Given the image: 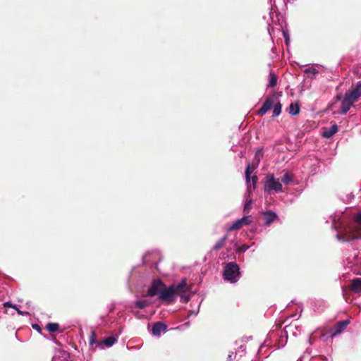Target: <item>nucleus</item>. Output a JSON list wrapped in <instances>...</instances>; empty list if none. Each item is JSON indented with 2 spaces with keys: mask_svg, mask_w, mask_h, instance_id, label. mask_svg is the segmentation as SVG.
I'll return each instance as SVG.
<instances>
[{
  "mask_svg": "<svg viewBox=\"0 0 361 361\" xmlns=\"http://www.w3.org/2000/svg\"><path fill=\"white\" fill-rule=\"evenodd\" d=\"M332 226L337 232L336 238L339 241L351 243L361 239V209L353 214L351 221L345 220L342 214H335Z\"/></svg>",
  "mask_w": 361,
  "mask_h": 361,
  "instance_id": "f257e3e1",
  "label": "nucleus"
},
{
  "mask_svg": "<svg viewBox=\"0 0 361 361\" xmlns=\"http://www.w3.org/2000/svg\"><path fill=\"white\" fill-rule=\"evenodd\" d=\"M195 293L196 291L192 290L190 286L188 285L187 279L183 278L178 284H171L169 286L164 285L158 298L166 304H171L179 296L180 302L187 303Z\"/></svg>",
  "mask_w": 361,
  "mask_h": 361,
  "instance_id": "f03ea898",
  "label": "nucleus"
},
{
  "mask_svg": "<svg viewBox=\"0 0 361 361\" xmlns=\"http://www.w3.org/2000/svg\"><path fill=\"white\" fill-rule=\"evenodd\" d=\"M269 17L271 19V23H268V32L271 37L272 38V35H274V28L273 27V25H279V30L282 31L283 36L284 37L286 44L288 45L290 42V37L288 32L286 30H283V25L286 24V22L283 19H280L279 17L281 18H283L281 16L278 14L276 11H275V8L272 5H271V11L269 13Z\"/></svg>",
  "mask_w": 361,
  "mask_h": 361,
  "instance_id": "7ed1b4c3",
  "label": "nucleus"
},
{
  "mask_svg": "<svg viewBox=\"0 0 361 361\" xmlns=\"http://www.w3.org/2000/svg\"><path fill=\"white\" fill-rule=\"evenodd\" d=\"M241 274L238 264L235 262L226 263L223 270V278L225 281L235 283L240 279Z\"/></svg>",
  "mask_w": 361,
  "mask_h": 361,
  "instance_id": "20e7f679",
  "label": "nucleus"
},
{
  "mask_svg": "<svg viewBox=\"0 0 361 361\" xmlns=\"http://www.w3.org/2000/svg\"><path fill=\"white\" fill-rule=\"evenodd\" d=\"M264 190L269 194L284 192L280 179L276 178L273 173H269L266 176L264 182Z\"/></svg>",
  "mask_w": 361,
  "mask_h": 361,
  "instance_id": "39448f33",
  "label": "nucleus"
},
{
  "mask_svg": "<svg viewBox=\"0 0 361 361\" xmlns=\"http://www.w3.org/2000/svg\"><path fill=\"white\" fill-rule=\"evenodd\" d=\"M347 264L346 266L349 268L354 274L361 275V258H360L356 252L353 254V257L346 258Z\"/></svg>",
  "mask_w": 361,
  "mask_h": 361,
  "instance_id": "423d86ee",
  "label": "nucleus"
},
{
  "mask_svg": "<svg viewBox=\"0 0 361 361\" xmlns=\"http://www.w3.org/2000/svg\"><path fill=\"white\" fill-rule=\"evenodd\" d=\"M164 285L165 283L160 279H154L148 289L147 296L153 297L157 295L159 297Z\"/></svg>",
  "mask_w": 361,
  "mask_h": 361,
  "instance_id": "0eeeda50",
  "label": "nucleus"
},
{
  "mask_svg": "<svg viewBox=\"0 0 361 361\" xmlns=\"http://www.w3.org/2000/svg\"><path fill=\"white\" fill-rule=\"evenodd\" d=\"M252 222V217L250 215L244 216L242 218L237 219L231 225H230L228 228V231H233L238 230L240 228L243 226L249 225Z\"/></svg>",
  "mask_w": 361,
  "mask_h": 361,
  "instance_id": "6e6552de",
  "label": "nucleus"
},
{
  "mask_svg": "<svg viewBox=\"0 0 361 361\" xmlns=\"http://www.w3.org/2000/svg\"><path fill=\"white\" fill-rule=\"evenodd\" d=\"M350 324L348 319L341 320L337 322L334 327L329 330V333L331 337H334L338 334L342 333Z\"/></svg>",
  "mask_w": 361,
  "mask_h": 361,
  "instance_id": "1a4fd4ad",
  "label": "nucleus"
},
{
  "mask_svg": "<svg viewBox=\"0 0 361 361\" xmlns=\"http://www.w3.org/2000/svg\"><path fill=\"white\" fill-rule=\"evenodd\" d=\"M355 100L352 99L346 93L341 101V106L339 111L340 114H345L353 106Z\"/></svg>",
  "mask_w": 361,
  "mask_h": 361,
  "instance_id": "9d476101",
  "label": "nucleus"
},
{
  "mask_svg": "<svg viewBox=\"0 0 361 361\" xmlns=\"http://www.w3.org/2000/svg\"><path fill=\"white\" fill-rule=\"evenodd\" d=\"M166 329V324L161 322H157L153 324L151 331L153 336H159L161 334L165 332Z\"/></svg>",
  "mask_w": 361,
  "mask_h": 361,
  "instance_id": "9b49d317",
  "label": "nucleus"
},
{
  "mask_svg": "<svg viewBox=\"0 0 361 361\" xmlns=\"http://www.w3.org/2000/svg\"><path fill=\"white\" fill-rule=\"evenodd\" d=\"M346 94L352 99L357 101L361 97V81H358L355 86Z\"/></svg>",
  "mask_w": 361,
  "mask_h": 361,
  "instance_id": "f8f14e48",
  "label": "nucleus"
},
{
  "mask_svg": "<svg viewBox=\"0 0 361 361\" xmlns=\"http://www.w3.org/2000/svg\"><path fill=\"white\" fill-rule=\"evenodd\" d=\"M281 173L283 176L280 180L282 185L283 184L285 185H289L293 182L295 179V175L293 173L287 170H283Z\"/></svg>",
  "mask_w": 361,
  "mask_h": 361,
  "instance_id": "ddd939ff",
  "label": "nucleus"
},
{
  "mask_svg": "<svg viewBox=\"0 0 361 361\" xmlns=\"http://www.w3.org/2000/svg\"><path fill=\"white\" fill-rule=\"evenodd\" d=\"M263 216L264 220V225L266 226L270 225L278 218L276 213L273 211H266L263 212Z\"/></svg>",
  "mask_w": 361,
  "mask_h": 361,
  "instance_id": "4468645a",
  "label": "nucleus"
},
{
  "mask_svg": "<svg viewBox=\"0 0 361 361\" xmlns=\"http://www.w3.org/2000/svg\"><path fill=\"white\" fill-rule=\"evenodd\" d=\"M350 289L356 293H361V278H355L351 281Z\"/></svg>",
  "mask_w": 361,
  "mask_h": 361,
  "instance_id": "2eb2a0df",
  "label": "nucleus"
},
{
  "mask_svg": "<svg viewBox=\"0 0 361 361\" xmlns=\"http://www.w3.org/2000/svg\"><path fill=\"white\" fill-rule=\"evenodd\" d=\"M338 129L337 124L334 123L328 130L324 131L322 135L326 138L331 137L338 131Z\"/></svg>",
  "mask_w": 361,
  "mask_h": 361,
  "instance_id": "dca6fc26",
  "label": "nucleus"
},
{
  "mask_svg": "<svg viewBox=\"0 0 361 361\" xmlns=\"http://www.w3.org/2000/svg\"><path fill=\"white\" fill-rule=\"evenodd\" d=\"M52 361H69V354L66 351H61L53 357Z\"/></svg>",
  "mask_w": 361,
  "mask_h": 361,
  "instance_id": "f3484780",
  "label": "nucleus"
},
{
  "mask_svg": "<svg viewBox=\"0 0 361 361\" xmlns=\"http://www.w3.org/2000/svg\"><path fill=\"white\" fill-rule=\"evenodd\" d=\"M300 105L298 103H291L288 107V113L290 115L296 116L300 113Z\"/></svg>",
  "mask_w": 361,
  "mask_h": 361,
  "instance_id": "a211bd4d",
  "label": "nucleus"
},
{
  "mask_svg": "<svg viewBox=\"0 0 361 361\" xmlns=\"http://www.w3.org/2000/svg\"><path fill=\"white\" fill-rule=\"evenodd\" d=\"M116 342L117 339L114 336L106 337L103 340V343L108 348L111 347Z\"/></svg>",
  "mask_w": 361,
  "mask_h": 361,
  "instance_id": "6ab92c4d",
  "label": "nucleus"
},
{
  "mask_svg": "<svg viewBox=\"0 0 361 361\" xmlns=\"http://www.w3.org/2000/svg\"><path fill=\"white\" fill-rule=\"evenodd\" d=\"M228 238L227 235H224L219 240H218L215 245L213 246V249L214 250H220L224 245L226 242V240Z\"/></svg>",
  "mask_w": 361,
  "mask_h": 361,
  "instance_id": "aec40b11",
  "label": "nucleus"
},
{
  "mask_svg": "<svg viewBox=\"0 0 361 361\" xmlns=\"http://www.w3.org/2000/svg\"><path fill=\"white\" fill-rule=\"evenodd\" d=\"M277 76L272 72L269 73V82L267 84V87H274L276 85L277 83Z\"/></svg>",
  "mask_w": 361,
  "mask_h": 361,
  "instance_id": "412c9836",
  "label": "nucleus"
},
{
  "mask_svg": "<svg viewBox=\"0 0 361 361\" xmlns=\"http://www.w3.org/2000/svg\"><path fill=\"white\" fill-rule=\"evenodd\" d=\"M304 73L307 75V77L313 78L316 74L319 73L318 70L313 66L306 68L304 70Z\"/></svg>",
  "mask_w": 361,
  "mask_h": 361,
  "instance_id": "4be33fe9",
  "label": "nucleus"
},
{
  "mask_svg": "<svg viewBox=\"0 0 361 361\" xmlns=\"http://www.w3.org/2000/svg\"><path fill=\"white\" fill-rule=\"evenodd\" d=\"M148 304L149 302L146 300H138L134 302V307L137 309L142 310L146 307L148 305Z\"/></svg>",
  "mask_w": 361,
  "mask_h": 361,
  "instance_id": "5701e85b",
  "label": "nucleus"
},
{
  "mask_svg": "<svg viewBox=\"0 0 361 361\" xmlns=\"http://www.w3.org/2000/svg\"><path fill=\"white\" fill-rule=\"evenodd\" d=\"M59 325L58 323H48L46 326L47 330L50 333H54L58 331Z\"/></svg>",
  "mask_w": 361,
  "mask_h": 361,
  "instance_id": "b1692460",
  "label": "nucleus"
},
{
  "mask_svg": "<svg viewBox=\"0 0 361 361\" xmlns=\"http://www.w3.org/2000/svg\"><path fill=\"white\" fill-rule=\"evenodd\" d=\"M281 109H282V105L281 104V103L279 102H277L276 104H275L274 106V108H273V115L272 116L274 117L279 116L280 114L281 113Z\"/></svg>",
  "mask_w": 361,
  "mask_h": 361,
  "instance_id": "393cba45",
  "label": "nucleus"
},
{
  "mask_svg": "<svg viewBox=\"0 0 361 361\" xmlns=\"http://www.w3.org/2000/svg\"><path fill=\"white\" fill-rule=\"evenodd\" d=\"M89 344L92 346L94 344L97 345H99L100 344L97 341V336L94 331H91L90 338H89Z\"/></svg>",
  "mask_w": 361,
  "mask_h": 361,
  "instance_id": "a878e982",
  "label": "nucleus"
},
{
  "mask_svg": "<svg viewBox=\"0 0 361 361\" xmlns=\"http://www.w3.org/2000/svg\"><path fill=\"white\" fill-rule=\"evenodd\" d=\"M250 248V246L246 244H243L240 245H238L235 247L236 253H243L246 252Z\"/></svg>",
  "mask_w": 361,
  "mask_h": 361,
  "instance_id": "bb28decb",
  "label": "nucleus"
},
{
  "mask_svg": "<svg viewBox=\"0 0 361 361\" xmlns=\"http://www.w3.org/2000/svg\"><path fill=\"white\" fill-rule=\"evenodd\" d=\"M273 105V101L271 98H267L262 104V107L269 111Z\"/></svg>",
  "mask_w": 361,
  "mask_h": 361,
  "instance_id": "cd10ccee",
  "label": "nucleus"
},
{
  "mask_svg": "<svg viewBox=\"0 0 361 361\" xmlns=\"http://www.w3.org/2000/svg\"><path fill=\"white\" fill-rule=\"evenodd\" d=\"M252 172V171L250 169V166L247 165V166L246 167L245 171V180L247 184L250 181V174Z\"/></svg>",
  "mask_w": 361,
  "mask_h": 361,
  "instance_id": "c85d7f7f",
  "label": "nucleus"
},
{
  "mask_svg": "<svg viewBox=\"0 0 361 361\" xmlns=\"http://www.w3.org/2000/svg\"><path fill=\"white\" fill-rule=\"evenodd\" d=\"M252 203V200H250L245 202L244 207H243V212L245 214H248L250 212Z\"/></svg>",
  "mask_w": 361,
  "mask_h": 361,
  "instance_id": "c756f323",
  "label": "nucleus"
},
{
  "mask_svg": "<svg viewBox=\"0 0 361 361\" xmlns=\"http://www.w3.org/2000/svg\"><path fill=\"white\" fill-rule=\"evenodd\" d=\"M200 304H201V302H199V304L197 305V309L190 310L189 312V315L188 316H192V315L196 316V315H197V314L199 313Z\"/></svg>",
  "mask_w": 361,
  "mask_h": 361,
  "instance_id": "7c9ffc66",
  "label": "nucleus"
},
{
  "mask_svg": "<svg viewBox=\"0 0 361 361\" xmlns=\"http://www.w3.org/2000/svg\"><path fill=\"white\" fill-rule=\"evenodd\" d=\"M4 307H12L13 309L16 308V305H13L11 302L7 301L3 303L2 305Z\"/></svg>",
  "mask_w": 361,
  "mask_h": 361,
  "instance_id": "2f4dec72",
  "label": "nucleus"
},
{
  "mask_svg": "<svg viewBox=\"0 0 361 361\" xmlns=\"http://www.w3.org/2000/svg\"><path fill=\"white\" fill-rule=\"evenodd\" d=\"M250 180H252V185H253V189L255 190V184L258 180L257 178V176H252V177H250Z\"/></svg>",
  "mask_w": 361,
  "mask_h": 361,
  "instance_id": "473e14b6",
  "label": "nucleus"
},
{
  "mask_svg": "<svg viewBox=\"0 0 361 361\" xmlns=\"http://www.w3.org/2000/svg\"><path fill=\"white\" fill-rule=\"evenodd\" d=\"M15 310L17 311V313H18L19 315L24 316V315H27V314H29L27 312L21 311V310H19L17 307H16V308H15Z\"/></svg>",
  "mask_w": 361,
  "mask_h": 361,
  "instance_id": "72a5a7b5",
  "label": "nucleus"
},
{
  "mask_svg": "<svg viewBox=\"0 0 361 361\" xmlns=\"http://www.w3.org/2000/svg\"><path fill=\"white\" fill-rule=\"evenodd\" d=\"M32 328L35 330H36L37 332L41 333V331H42V329H41L40 326L39 324H32Z\"/></svg>",
  "mask_w": 361,
  "mask_h": 361,
  "instance_id": "f704fd0d",
  "label": "nucleus"
},
{
  "mask_svg": "<svg viewBox=\"0 0 361 361\" xmlns=\"http://www.w3.org/2000/svg\"><path fill=\"white\" fill-rule=\"evenodd\" d=\"M267 111H268L267 110L261 107L260 109L258 111L257 114L262 116V115L265 114Z\"/></svg>",
  "mask_w": 361,
  "mask_h": 361,
  "instance_id": "c9c22d12",
  "label": "nucleus"
},
{
  "mask_svg": "<svg viewBox=\"0 0 361 361\" xmlns=\"http://www.w3.org/2000/svg\"><path fill=\"white\" fill-rule=\"evenodd\" d=\"M336 100H340V99H341V97L340 95H337V96L336 97Z\"/></svg>",
  "mask_w": 361,
  "mask_h": 361,
  "instance_id": "e433bc0d",
  "label": "nucleus"
},
{
  "mask_svg": "<svg viewBox=\"0 0 361 361\" xmlns=\"http://www.w3.org/2000/svg\"><path fill=\"white\" fill-rule=\"evenodd\" d=\"M228 359L229 360V361H231L232 360V355H229Z\"/></svg>",
  "mask_w": 361,
  "mask_h": 361,
  "instance_id": "4c0bfd02",
  "label": "nucleus"
}]
</instances>
